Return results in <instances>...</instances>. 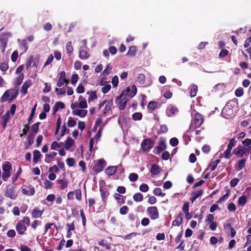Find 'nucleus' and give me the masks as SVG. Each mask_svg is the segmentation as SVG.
Here are the masks:
<instances>
[{
  "instance_id": "f257e3e1",
  "label": "nucleus",
  "mask_w": 251,
  "mask_h": 251,
  "mask_svg": "<svg viewBox=\"0 0 251 251\" xmlns=\"http://www.w3.org/2000/svg\"><path fill=\"white\" fill-rule=\"evenodd\" d=\"M237 110V103L234 100L226 103L222 111V116L226 119L233 117Z\"/></svg>"
},
{
  "instance_id": "f03ea898",
  "label": "nucleus",
  "mask_w": 251,
  "mask_h": 251,
  "mask_svg": "<svg viewBox=\"0 0 251 251\" xmlns=\"http://www.w3.org/2000/svg\"><path fill=\"white\" fill-rule=\"evenodd\" d=\"M18 94L19 91L17 88H12L7 90L0 98V101L1 102H4L8 101L11 102L17 98Z\"/></svg>"
},
{
  "instance_id": "7ed1b4c3",
  "label": "nucleus",
  "mask_w": 251,
  "mask_h": 251,
  "mask_svg": "<svg viewBox=\"0 0 251 251\" xmlns=\"http://www.w3.org/2000/svg\"><path fill=\"white\" fill-rule=\"evenodd\" d=\"M137 93V88L135 85H132L130 87H127L125 90H123L118 98L121 99L124 97L128 96L130 98L133 97Z\"/></svg>"
},
{
  "instance_id": "20e7f679",
  "label": "nucleus",
  "mask_w": 251,
  "mask_h": 251,
  "mask_svg": "<svg viewBox=\"0 0 251 251\" xmlns=\"http://www.w3.org/2000/svg\"><path fill=\"white\" fill-rule=\"evenodd\" d=\"M2 178L3 181H7L11 176V165L9 162H6L2 166Z\"/></svg>"
},
{
  "instance_id": "39448f33",
  "label": "nucleus",
  "mask_w": 251,
  "mask_h": 251,
  "mask_svg": "<svg viewBox=\"0 0 251 251\" xmlns=\"http://www.w3.org/2000/svg\"><path fill=\"white\" fill-rule=\"evenodd\" d=\"M87 106L86 100L81 96H80L78 98V102L75 101L71 105V109H75V108L85 109L87 108Z\"/></svg>"
},
{
  "instance_id": "423d86ee",
  "label": "nucleus",
  "mask_w": 251,
  "mask_h": 251,
  "mask_svg": "<svg viewBox=\"0 0 251 251\" xmlns=\"http://www.w3.org/2000/svg\"><path fill=\"white\" fill-rule=\"evenodd\" d=\"M4 196L12 200H15L18 196V192L15 187L8 185L6 187Z\"/></svg>"
},
{
  "instance_id": "0eeeda50",
  "label": "nucleus",
  "mask_w": 251,
  "mask_h": 251,
  "mask_svg": "<svg viewBox=\"0 0 251 251\" xmlns=\"http://www.w3.org/2000/svg\"><path fill=\"white\" fill-rule=\"evenodd\" d=\"M68 132L69 129L67 126H56L55 131L56 140L59 141L62 137Z\"/></svg>"
},
{
  "instance_id": "6e6552de",
  "label": "nucleus",
  "mask_w": 251,
  "mask_h": 251,
  "mask_svg": "<svg viewBox=\"0 0 251 251\" xmlns=\"http://www.w3.org/2000/svg\"><path fill=\"white\" fill-rule=\"evenodd\" d=\"M11 34L10 32L2 33L0 35V40L1 43V48L3 52L5 51L8 39L10 37H11Z\"/></svg>"
},
{
  "instance_id": "1a4fd4ad",
  "label": "nucleus",
  "mask_w": 251,
  "mask_h": 251,
  "mask_svg": "<svg viewBox=\"0 0 251 251\" xmlns=\"http://www.w3.org/2000/svg\"><path fill=\"white\" fill-rule=\"evenodd\" d=\"M147 212L152 220H156L159 218L158 210L156 206L149 207L147 209Z\"/></svg>"
},
{
  "instance_id": "9d476101",
  "label": "nucleus",
  "mask_w": 251,
  "mask_h": 251,
  "mask_svg": "<svg viewBox=\"0 0 251 251\" xmlns=\"http://www.w3.org/2000/svg\"><path fill=\"white\" fill-rule=\"evenodd\" d=\"M64 147L66 150L73 152L75 148V142L72 138L68 137L64 142Z\"/></svg>"
},
{
  "instance_id": "9b49d317",
  "label": "nucleus",
  "mask_w": 251,
  "mask_h": 251,
  "mask_svg": "<svg viewBox=\"0 0 251 251\" xmlns=\"http://www.w3.org/2000/svg\"><path fill=\"white\" fill-rule=\"evenodd\" d=\"M141 146L144 151H149L154 146V143L149 139H146L142 142Z\"/></svg>"
},
{
  "instance_id": "f8f14e48",
  "label": "nucleus",
  "mask_w": 251,
  "mask_h": 251,
  "mask_svg": "<svg viewBox=\"0 0 251 251\" xmlns=\"http://www.w3.org/2000/svg\"><path fill=\"white\" fill-rule=\"evenodd\" d=\"M165 112L168 117H173L178 113V109L175 105L169 104L168 105Z\"/></svg>"
},
{
  "instance_id": "ddd939ff",
  "label": "nucleus",
  "mask_w": 251,
  "mask_h": 251,
  "mask_svg": "<svg viewBox=\"0 0 251 251\" xmlns=\"http://www.w3.org/2000/svg\"><path fill=\"white\" fill-rule=\"evenodd\" d=\"M69 81L66 78L65 72L61 71L59 74V78L57 82V85L58 87L62 86L64 83L68 84Z\"/></svg>"
},
{
  "instance_id": "4468645a",
  "label": "nucleus",
  "mask_w": 251,
  "mask_h": 251,
  "mask_svg": "<svg viewBox=\"0 0 251 251\" xmlns=\"http://www.w3.org/2000/svg\"><path fill=\"white\" fill-rule=\"evenodd\" d=\"M106 166V162L103 159H100L98 160L97 162L93 167L94 171L99 173L103 170L104 167Z\"/></svg>"
},
{
  "instance_id": "2eb2a0df",
  "label": "nucleus",
  "mask_w": 251,
  "mask_h": 251,
  "mask_svg": "<svg viewBox=\"0 0 251 251\" xmlns=\"http://www.w3.org/2000/svg\"><path fill=\"white\" fill-rule=\"evenodd\" d=\"M73 110V114L74 115L83 118L86 116L87 114V111L84 109L75 108V109H72Z\"/></svg>"
},
{
  "instance_id": "dca6fc26",
  "label": "nucleus",
  "mask_w": 251,
  "mask_h": 251,
  "mask_svg": "<svg viewBox=\"0 0 251 251\" xmlns=\"http://www.w3.org/2000/svg\"><path fill=\"white\" fill-rule=\"evenodd\" d=\"M166 148V144L164 140L159 142L157 147L154 148L153 152L155 154H159L161 151L165 150Z\"/></svg>"
},
{
  "instance_id": "f3484780",
  "label": "nucleus",
  "mask_w": 251,
  "mask_h": 251,
  "mask_svg": "<svg viewBox=\"0 0 251 251\" xmlns=\"http://www.w3.org/2000/svg\"><path fill=\"white\" fill-rule=\"evenodd\" d=\"M204 121V117L201 114L197 113L194 117V124L196 126H201Z\"/></svg>"
},
{
  "instance_id": "a211bd4d",
  "label": "nucleus",
  "mask_w": 251,
  "mask_h": 251,
  "mask_svg": "<svg viewBox=\"0 0 251 251\" xmlns=\"http://www.w3.org/2000/svg\"><path fill=\"white\" fill-rule=\"evenodd\" d=\"M32 85V81L31 80H26L23 84L21 93L23 95H25L27 93V89Z\"/></svg>"
},
{
  "instance_id": "6ab92c4d",
  "label": "nucleus",
  "mask_w": 251,
  "mask_h": 251,
  "mask_svg": "<svg viewBox=\"0 0 251 251\" xmlns=\"http://www.w3.org/2000/svg\"><path fill=\"white\" fill-rule=\"evenodd\" d=\"M16 229L19 234L23 235L25 234L26 227L24 224L19 221L16 225Z\"/></svg>"
},
{
  "instance_id": "aec40b11",
  "label": "nucleus",
  "mask_w": 251,
  "mask_h": 251,
  "mask_svg": "<svg viewBox=\"0 0 251 251\" xmlns=\"http://www.w3.org/2000/svg\"><path fill=\"white\" fill-rule=\"evenodd\" d=\"M65 104L61 101H57L56 102L53 107L52 108V114L54 115L56 114L57 111L59 110L63 109L65 108Z\"/></svg>"
},
{
  "instance_id": "412c9836",
  "label": "nucleus",
  "mask_w": 251,
  "mask_h": 251,
  "mask_svg": "<svg viewBox=\"0 0 251 251\" xmlns=\"http://www.w3.org/2000/svg\"><path fill=\"white\" fill-rule=\"evenodd\" d=\"M102 105H104V113L106 114L111 111L113 106V100H111L108 101H105L103 104H100V106H101Z\"/></svg>"
},
{
  "instance_id": "4be33fe9",
  "label": "nucleus",
  "mask_w": 251,
  "mask_h": 251,
  "mask_svg": "<svg viewBox=\"0 0 251 251\" xmlns=\"http://www.w3.org/2000/svg\"><path fill=\"white\" fill-rule=\"evenodd\" d=\"M22 193L27 196H33L35 193V189L34 187L29 186L27 188H23L22 189Z\"/></svg>"
},
{
  "instance_id": "5701e85b",
  "label": "nucleus",
  "mask_w": 251,
  "mask_h": 251,
  "mask_svg": "<svg viewBox=\"0 0 251 251\" xmlns=\"http://www.w3.org/2000/svg\"><path fill=\"white\" fill-rule=\"evenodd\" d=\"M120 100L119 102V108L120 110H123L125 107L126 106V103L128 100L127 97H124L121 99L118 98V97L117 98V100Z\"/></svg>"
},
{
  "instance_id": "b1692460",
  "label": "nucleus",
  "mask_w": 251,
  "mask_h": 251,
  "mask_svg": "<svg viewBox=\"0 0 251 251\" xmlns=\"http://www.w3.org/2000/svg\"><path fill=\"white\" fill-rule=\"evenodd\" d=\"M57 155V153L54 151L50 152L45 155V161L47 163H50L53 159Z\"/></svg>"
},
{
  "instance_id": "393cba45",
  "label": "nucleus",
  "mask_w": 251,
  "mask_h": 251,
  "mask_svg": "<svg viewBox=\"0 0 251 251\" xmlns=\"http://www.w3.org/2000/svg\"><path fill=\"white\" fill-rule=\"evenodd\" d=\"M44 212V209H40L38 208H34L31 213L32 217L33 218H38L40 217Z\"/></svg>"
},
{
  "instance_id": "a878e982",
  "label": "nucleus",
  "mask_w": 251,
  "mask_h": 251,
  "mask_svg": "<svg viewBox=\"0 0 251 251\" xmlns=\"http://www.w3.org/2000/svg\"><path fill=\"white\" fill-rule=\"evenodd\" d=\"M18 42L20 44L19 48L23 51V52H25L28 49L26 41L25 40L18 39Z\"/></svg>"
},
{
  "instance_id": "bb28decb",
  "label": "nucleus",
  "mask_w": 251,
  "mask_h": 251,
  "mask_svg": "<svg viewBox=\"0 0 251 251\" xmlns=\"http://www.w3.org/2000/svg\"><path fill=\"white\" fill-rule=\"evenodd\" d=\"M202 194L203 191L202 190H199L193 192L191 195V198L190 199L192 202H193L197 199L202 195Z\"/></svg>"
},
{
  "instance_id": "cd10ccee",
  "label": "nucleus",
  "mask_w": 251,
  "mask_h": 251,
  "mask_svg": "<svg viewBox=\"0 0 251 251\" xmlns=\"http://www.w3.org/2000/svg\"><path fill=\"white\" fill-rule=\"evenodd\" d=\"M117 170L116 166H110L106 169L105 173L108 176H112L116 173Z\"/></svg>"
},
{
  "instance_id": "c85d7f7f",
  "label": "nucleus",
  "mask_w": 251,
  "mask_h": 251,
  "mask_svg": "<svg viewBox=\"0 0 251 251\" xmlns=\"http://www.w3.org/2000/svg\"><path fill=\"white\" fill-rule=\"evenodd\" d=\"M79 57L81 59L85 60L90 57V54L87 51L81 49L79 50Z\"/></svg>"
},
{
  "instance_id": "c756f323",
  "label": "nucleus",
  "mask_w": 251,
  "mask_h": 251,
  "mask_svg": "<svg viewBox=\"0 0 251 251\" xmlns=\"http://www.w3.org/2000/svg\"><path fill=\"white\" fill-rule=\"evenodd\" d=\"M246 149L245 148L239 146L235 150V153L240 157L243 156L246 153Z\"/></svg>"
},
{
  "instance_id": "7c9ffc66",
  "label": "nucleus",
  "mask_w": 251,
  "mask_h": 251,
  "mask_svg": "<svg viewBox=\"0 0 251 251\" xmlns=\"http://www.w3.org/2000/svg\"><path fill=\"white\" fill-rule=\"evenodd\" d=\"M161 171V169L160 167L156 164H153L152 165L151 172L153 175H157L160 173Z\"/></svg>"
},
{
  "instance_id": "2f4dec72",
  "label": "nucleus",
  "mask_w": 251,
  "mask_h": 251,
  "mask_svg": "<svg viewBox=\"0 0 251 251\" xmlns=\"http://www.w3.org/2000/svg\"><path fill=\"white\" fill-rule=\"evenodd\" d=\"M137 52V49L136 46H131L129 47V50L126 53V55L133 57L134 56Z\"/></svg>"
},
{
  "instance_id": "473e14b6",
  "label": "nucleus",
  "mask_w": 251,
  "mask_h": 251,
  "mask_svg": "<svg viewBox=\"0 0 251 251\" xmlns=\"http://www.w3.org/2000/svg\"><path fill=\"white\" fill-rule=\"evenodd\" d=\"M225 228L226 232L230 233L231 237H234L236 234V231L235 229L232 228L230 225L227 224L225 226Z\"/></svg>"
},
{
  "instance_id": "72a5a7b5",
  "label": "nucleus",
  "mask_w": 251,
  "mask_h": 251,
  "mask_svg": "<svg viewBox=\"0 0 251 251\" xmlns=\"http://www.w3.org/2000/svg\"><path fill=\"white\" fill-rule=\"evenodd\" d=\"M247 202V199L245 196H241L238 201V206L243 207Z\"/></svg>"
},
{
  "instance_id": "f704fd0d",
  "label": "nucleus",
  "mask_w": 251,
  "mask_h": 251,
  "mask_svg": "<svg viewBox=\"0 0 251 251\" xmlns=\"http://www.w3.org/2000/svg\"><path fill=\"white\" fill-rule=\"evenodd\" d=\"M56 182L60 185V188L61 189H65L68 186V182L65 179H58Z\"/></svg>"
},
{
  "instance_id": "c9c22d12",
  "label": "nucleus",
  "mask_w": 251,
  "mask_h": 251,
  "mask_svg": "<svg viewBox=\"0 0 251 251\" xmlns=\"http://www.w3.org/2000/svg\"><path fill=\"white\" fill-rule=\"evenodd\" d=\"M158 107V102L154 101H151L149 102L147 108L149 110L153 111Z\"/></svg>"
},
{
  "instance_id": "e433bc0d",
  "label": "nucleus",
  "mask_w": 251,
  "mask_h": 251,
  "mask_svg": "<svg viewBox=\"0 0 251 251\" xmlns=\"http://www.w3.org/2000/svg\"><path fill=\"white\" fill-rule=\"evenodd\" d=\"M182 210L185 213L187 218L190 219L189 213V203H188V202H184L183 207H182Z\"/></svg>"
},
{
  "instance_id": "4c0bfd02",
  "label": "nucleus",
  "mask_w": 251,
  "mask_h": 251,
  "mask_svg": "<svg viewBox=\"0 0 251 251\" xmlns=\"http://www.w3.org/2000/svg\"><path fill=\"white\" fill-rule=\"evenodd\" d=\"M133 199L136 202H141L143 200V196L140 193H136L133 195Z\"/></svg>"
},
{
  "instance_id": "58836bf2",
  "label": "nucleus",
  "mask_w": 251,
  "mask_h": 251,
  "mask_svg": "<svg viewBox=\"0 0 251 251\" xmlns=\"http://www.w3.org/2000/svg\"><path fill=\"white\" fill-rule=\"evenodd\" d=\"M41 156L40 152L38 150H35L33 151V162L36 163L38 162Z\"/></svg>"
},
{
  "instance_id": "ea45409f",
  "label": "nucleus",
  "mask_w": 251,
  "mask_h": 251,
  "mask_svg": "<svg viewBox=\"0 0 251 251\" xmlns=\"http://www.w3.org/2000/svg\"><path fill=\"white\" fill-rule=\"evenodd\" d=\"M24 78V74H21L15 79L14 84L15 85L18 86L20 85L23 81Z\"/></svg>"
},
{
  "instance_id": "a19ab883",
  "label": "nucleus",
  "mask_w": 251,
  "mask_h": 251,
  "mask_svg": "<svg viewBox=\"0 0 251 251\" xmlns=\"http://www.w3.org/2000/svg\"><path fill=\"white\" fill-rule=\"evenodd\" d=\"M182 222V217L181 214L178 215L173 222V225L175 226H179Z\"/></svg>"
},
{
  "instance_id": "79ce46f5",
  "label": "nucleus",
  "mask_w": 251,
  "mask_h": 251,
  "mask_svg": "<svg viewBox=\"0 0 251 251\" xmlns=\"http://www.w3.org/2000/svg\"><path fill=\"white\" fill-rule=\"evenodd\" d=\"M153 193L156 196L164 197L165 195V193H162L161 188L157 187L154 189Z\"/></svg>"
},
{
  "instance_id": "37998d69",
  "label": "nucleus",
  "mask_w": 251,
  "mask_h": 251,
  "mask_svg": "<svg viewBox=\"0 0 251 251\" xmlns=\"http://www.w3.org/2000/svg\"><path fill=\"white\" fill-rule=\"evenodd\" d=\"M198 92V87L195 85H192L190 87V96L194 97L196 96Z\"/></svg>"
},
{
  "instance_id": "c03bdc74",
  "label": "nucleus",
  "mask_w": 251,
  "mask_h": 251,
  "mask_svg": "<svg viewBox=\"0 0 251 251\" xmlns=\"http://www.w3.org/2000/svg\"><path fill=\"white\" fill-rule=\"evenodd\" d=\"M66 50H67V52L68 54L69 55H72L73 51V48L72 45V42H68L66 44Z\"/></svg>"
},
{
  "instance_id": "a18cd8bd",
  "label": "nucleus",
  "mask_w": 251,
  "mask_h": 251,
  "mask_svg": "<svg viewBox=\"0 0 251 251\" xmlns=\"http://www.w3.org/2000/svg\"><path fill=\"white\" fill-rule=\"evenodd\" d=\"M114 198L119 203H123L125 202L123 196L119 194L116 193L114 195Z\"/></svg>"
},
{
  "instance_id": "49530a36",
  "label": "nucleus",
  "mask_w": 251,
  "mask_h": 251,
  "mask_svg": "<svg viewBox=\"0 0 251 251\" xmlns=\"http://www.w3.org/2000/svg\"><path fill=\"white\" fill-rule=\"evenodd\" d=\"M138 234H139V233H137L136 232H132L131 233L126 235L123 238L125 240H131L133 238L136 237V235Z\"/></svg>"
},
{
  "instance_id": "de8ad7c7",
  "label": "nucleus",
  "mask_w": 251,
  "mask_h": 251,
  "mask_svg": "<svg viewBox=\"0 0 251 251\" xmlns=\"http://www.w3.org/2000/svg\"><path fill=\"white\" fill-rule=\"evenodd\" d=\"M112 69V66L110 64L107 65L105 69L102 72V75H107L111 73Z\"/></svg>"
},
{
  "instance_id": "09e8293b",
  "label": "nucleus",
  "mask_w": 251,
  "mask_h": 251,
  "mask_svg": "<svg viewBox=\"0 0 251 251\" xmlns=\"http://www.w3.org/2000/svg\"><path fill=\"white\" fill-rule=\"evenodd\" d=\"M87 93L89 94V97L88 99V101L90 102L97 99V96L95 92H88Z\"/></svg>"
},
{
  "instance_id": "8fccbe9b",
  "label": "nucleus",
  "mask_w": 251,
  "mask_h": 251,
  "mask_svg": "<svg viewBox=\"0 0 251 251\" xmlns=\"http://www.w3.org/2000/svg\"><path fill=\"white\" fill-rule=\"evenodd\" d=\"M111 83L114 87H117L119 84V78L117 75L114 76L111 80Z\"/></svg>"
},
{
  "instance_id": "3c124183",
  "label": "nucleus",
  "mask_w": 251,
  "mask_h": 251,
  "mask_svg": "<svg viewBox=\"0 0 251 251\" xmlns=\"http://www.w3.org/2000/svg\"><path fill=\"white\" fill-rule=\"evenodd\" d=\"M111 85L110 84H107L102 87L101 91L103 94H106L111 89Z\"/></svg>"
},
{
  "instance_id": "603ef678",
  "label": "nucleus",
  "mask_w": 251,
  "mask_h": 251,
  "mask_svg": "<svg viewBox=\"0 0 251 251\" xmlns=\"http://www.w3.org/2000/svg\"><path fill=\"white\" fill-rule=\"evenodd\" d=\"M128 178L130 181L134 182L137 180L138 176L136 173H131L129 175Z\"/></svg>"
},
{
  "instance_id": "864d4df0",
  "label": "nucleus",
  "mask_w": 251,
  "mask_h": 251,
  "mask_svg": "<svg viewBox=\"0 0 251 251\" xmlns=\"http://www.w3.org/2000/svg\"><path fill=\"white\" fill-rule=\"evenodd\" d=\"M149 187L147 184L143 183L139 186V190L142 192H147L149 190Z\"/></svg>"
},
{
  "instance_id": "5fc2aeb1",
  "label": "nucleus",
  "mask_w": 251,
  "mask_h": 251,
  "mask_svg": "<svg viewBox=\"0 0 251 251\" xmlns=\"http://www.w3.org/2000/svg\"><path fill=\"white\" fill-rule=\"evenodd\" d=\"M219 162L220 160L217 159L210 164L209 167L212 171H214L216 169Z\"/></svg>"
},
{
  "instance_id": "6e6d98bb",
  "label": "nucleus",
  "mask_w": 251,
  "mask_h": 251,
  "mask_svg": "<svg viewBox=\"0 0 251 251\" xmlns=\"http://www.w3.org/2000/svg\"><path fill=\"white\" fill-rule=\"evenodd\" d=\"M132 119L134 121L140 120L142 117V114L140 112H136L132 115Z\"/></svg>"
},
{
  "instance_id": "4d7b16f0",
  "label": "nucleus",
  "mask_w": 251,
  "mask_h": 251,
  "mask_svg": "<svg viewBox=\"0 0 251 251\" xmlns=\"http://www.w3.org/2000/svg\"><path fill=\"white\" fill-rule=\"evenodd\" d=\"M78 75L76 74H73L71 77V83L73 85H75L78 79Z\"/></svg>"
},
{
  "instance_id": "13d9d810",
  "label": "nucleus",
  "mask_w": 251,
  "mask_h": 251,
  "mask_svg": "<svg viewBox=\"0 0 251 251\" xmlns=\"http://www.w3.org/2000/svg\"><path fill=\"white\" fill-rule=\"evenodd\" d=\"M74 195L76 199L79 201H80L81 199V192L80 189H77L75 191H74Z\"/></svg>"
},
{
  "instance_id": "bf43d9fd",
  "label": "nucleus",
  "mask_w": 251,
  "mask_h": 251,
  "mask_svg": "<svg viewBox=\"0 0 251 251\" xmlns=\"http://www.w3.org/2000/svg\"><path fill=\"white\" fill-rule=\"evenodd\" d=\"M229 191H227L226 192V193L224 195L223 197H222L218 201H217V202L218 203H221L223 201H224L226 200L228 197H229Z\"/></svg>"
},
{
  "instance_id": "052dcab7",
  "label": "nucleus",
  "mask_w": 251,
  "mask_h": 251,
  "mask_svg": "<svg viewBox=\"0 0 251 251\" xmlns=\"http://www.w3.org/2000/svg\"><path fill=\"white\" fill-rule=\"evenodd\" d=\"M245 164V159H242L240 161V162L238 163L237 166V169L238 171L241 170L243 169V168L244 167Z\"/></svg>"
},
{
  "instance_id": "680f3d73",
  "label": "nucleus",
  "mask_w": 251,
  "mask_h": 251,
  "mask_svg": "<svg viewBox=\"0 0 251 251\" xmlns=\"http://www.w3.org/2000/svg\"><path fill=\"white\" fill-rule=\"evenodd\" d=\"M59 170L56 165H54L49 168V172L50 173H58Z\"/></svg>"
},
{
  "instance_id": "e2e57ef3",
  "label": "nucleus",
  "mask_w": 251,
  "mask_h": 251,
  "mask_svg": "<svg viewBox=\"0 0 251 251\" xmlns=\"http://www.w3.org/2000/svg\"><path fill=\"white\" fill-rule=\"evenodd\" d=\"M66 161L67 165L69 167H73L75 163V161L73 158H68Z\"/></svg>"
},
{
  "instance_id": "0e129e2a",
  "label": "nucleus",
  "mask_w": 251,
  "mask_h": 251,
  "mask_svg": "<svg viewBox=\"0 0 251 251\" xmlns=\"http://www.w3.org/2000/svg\"><path fill=\"white\" fill-rule=\"evenodd\" d=\"M145 79V76L143 74H140L138 75V77H137V80L141 84H142L144 83Z\"/></svg>"
},
{
  "instance_id": "69168bd1",
  "label": "nucleus",
  "mask_w": 251,
  "mask_h": 251,
  "mask_svg": "<svg viewBox=\"0 0 251 251\" xmlns=\"http://www.w3.org/2000/svg\"><path fill=\"white\" fill-rule=\"evenodd\" d=\"M52 183L48 180H46L44 183V187L45 189H48L51 188Z\"/></svg>"
},
{
  "instance_id": "338daca9",
  "label": "nucleus",
  "mask_w": 251,
  "mask_h": 251,
  "mask_svg": "<svg viewBox=\"0 0 251 251\" xmlns=\"http://www.w3.org/2000/svg\"><path fill=\"white\" fill-rule=\"evenodd\" d=\"M16 105L15 104H12L10 107V110L8 111L7 112H9V114L11 115H13L15 114V110L16 109Z\"/></svg>"
},
{
  "instance_id": "774afa93",
  "label": "nucleus",
  "mask_w": 251,
  "mask_h": 251,
  "mask_svg": "<svg viewBox=\"0 0 251 251\" xmlns=\"http://www.w3.org/2000/svg\"><path fill=\"white\" fill-rule=\"evenodd\" d=\"M60 147V144L56 141H54L50 146V149L52 150H57Z\"/></svg>"
}]
</instances>
